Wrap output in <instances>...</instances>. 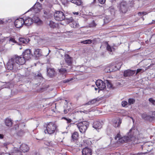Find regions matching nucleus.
I'll use <instances>...</instances> for the list:
<instances>
[{"instance_id":"obj_1","label":"nucleus","mask_w":155,"mask_h":155,"mask_svg":"<svg viewBox=\"0 0 155 155\" xmlns=\"http://www.w3.org/2000/svg\"><path fill=\"white\" fill-rule=\"evenodd\" d=\"M137 129L132 128L130 129L128 133V135L129 137L125 136L120 138V135L119 134H118L115 137L114 139L115 140H117L118 138L119 142L122 143L129 142L132 140V139L133 138L134 136H135V133H137Z\"/></svg>"},{"instance_id":"obj_2","label":"nucleus","mask_w":155,"mask_h":155,"mask_svg":"<svg viewBox=\"0 0 155 155\" xmlns=\"http://www.w3.org/2000/svg\"><path fill=\"white\" fill-rule=\"evenodd\" d=\"M24 25L26 26L31 25L33 22L38 25H41L42 24V21L38 17L37 15H35L32 18L29 17H26L24 19Z\"/></svg>"},{"instance_id":"obj_3","label":"nucleus","mask_w":155,"mask_h":155,"mask_svg":"<svg viewBox=\"0 0 155 155\" xmlns=\"http://www.w3.org/2000/svg\"><path fill=\"white\" fill-rule=\"evenodd\" d=\"M57 127V125L54 123L51 122L48 123L44 132L46 134H52L55 133Z\"/></svg>"},{"instance_id":"obj_4","label":"nucleus","mask_w":155,"mask_h":155,"mask_svg":"<svg viewBox=\"0 0 155 155\" xmlns=\"http://www.w3.org/2000/svg\"><path fill=\"white\" fill-rule=\"evenodd\" d=\"M75 125H77L81 133H84L88 127L89 123L86 121H83L77 123Z\"/></svg>"},{"instance_id":"obj_5","label":"nucleus","mask_w":155,"mask_h":155,"mask_svg":"<svg viewBox=\"0 0 155 155\" xmlns=\"http://www.w3.org/2000/svg\"><path fill=\"white\" fill-rule=\"evenodd\" d=\"M118 8L120 13L123 14H125L128 11V6L126 2L123 1L119 5Z\"/></svg>"},{"instance_id":"obj_6","label":"nucleus","mask_w":155,"mask_h":155,"mask_svg":"<svg viewBox=\"0 0 155 155\" xmlns=\"http://www.w3.org/2000/svg\"><path fill=\"white\" fill-rule=\"evenodd\" d=\"M6 67L8 70H12L13 69H19V68L17 65V64L15 63L13 58L9 60L6 65Z\"/></svg>"},{"instance_id":"obj_7","label":"nucleus","mask_w":155,"mask_h":155,"mask_svg":"<svg viewBox=\"0 0 155 155\" xmlns=\"http://www.w3.org/2000/svg\"><path fill=\"white\" fill-rule=\"evenodd\" d=\"M15 62L19 68V65H22L24 64L26 60L22 56V55L21 56H17L15 57H13Z\"/></svg>"},{"instance_id":"obj_8","label":"nucleus","mask_w":155,"mask_h":155,"mask_svg":"<svg viewBox=\"0 0 155 155\" xmlns=\"http://www.w3.org/2000/svg\"><path fill=\"white\" fill-rule=\"evenodd\" d=\"M54 18L56 21H59L63 20L65 19L64 13L61 11H57L54 15Z\"/></svg>"},{"instance_id":"obj_9","label":"nucleus","mask_w":155,"mask_h":155,"mask_svg":"<svg viewBox=\"0 0 155 155\" xmlns=\"http://www.w3.org/2000/svg\"><path fill=\"white\" fill-rule=\"evenodd\" d=\"M22 55L26 61L29 60L32 57L31 51L29 49H26L25 51L23 52Z\"/></svg>"},{"instance_id":"obj_10","label":"nucleus","mask_w":155,"mask_h":155,"mask_svg":"<svg viewBox=\"0 0 155 155\" xmlns=\"http://www.w3.org/2000/svg\"><path fill=\"white\" fill-rule=\"evenodd\" d=\"M41 8V5L39 2H37L30 9L29 11H32L34 12L38 13L40 12Z\"/></svg>"},{"instance_id":"obj_11","label":"nucleus","mask_w":155,"mask_h":155,"mask_svg":"<svg viewBox=\"0 0 155 155\" xmlns=\"http://www.w3.org/2000/svg\"><path fill=\"white\" fill-rule=\"evenodd\" d=\"M96 84L99 89L102 90L106 87L105 83L101 80H97L95 83Z\"/></svg>"},{"instance_id":"obj_12","label":"nucleus","mask_w":155,"mask_h":155,"mask_svg":"<svg viewBox=\"0 0 155 155\" xmlns=\"http://www.w3.org/2000/svg\"><path fill=\"white\" fill-rule=\"evenodd\" d=\"M14 24L17 28L21 27L24 25V19L22 18H19L16 19L15 21Z\"/></svg>"},{"instance_id":"obj_13","label":"nucleus","mask_w":155,"mask_h":155,"mask_svg":"<svg viewBox=\"0 0 155 155\" xmlns=\"http://www.w3.org/2000/svg\"><path fill=\"white\" fill-rule=\"evenodd\" d=\"M5 41L7 42L9 41V42L16 43V41L15 40L14 37H2V38L0 39V43Z\"/></svg>"},{"instance_id":"obj_14","label":"nucleus","mask_w":155,"mask_h":155,"mask_svg":"<svg viewBox=\"0 0 155 155\" xmlns=\"http://www.w3.org/2000/svg\"><path fill=\"white\" fill-rule=\"evenodd\" d=\"M92 149L87 147L83 148L82 150V155H91Z\"/></svg>"},{"instance_id":"obj_15","label":"nucleus","mask_w":155,"mask_h":155,"mask_svg":"<svg viewBox=\"0 0 155 155\" xmlns=\"http://www.w3.org/2000/svg\"><path fill=\"white\" fill-rule=\"evenodd\" d=\"M68 23H70L71 26L73 28H75L78 27L79 26L78 22L73 21L72 18H70L68 19Z\"/></svg>"},{"instance_id":"obj_16","label":"nucleus","mask_w":155,"mask_h":155,"mask_svg":"<svg viewBox=\"0 0 155 155\" xmlns=\"http://www.w3.org/2000/svg\"><path fill=\"white\" fill-rule=\"evenodd\" d=\"M136 71L127 70L124 71V75L125 77H130L133 76L135 73Z\"/></svg>"},{"instance_id":"obj_17","label":"nucleus","mask_w":155,"mask_h":155,"mask_svg":"<svg viewBox=\"0 0 155 155\" xmlns=\"http://www.w3.org/2000/svg\"><path fill=\"white\" fill-rule=\"evenodd\" d=\"M101 123L99 121H95L93 123V127L96 129H99L102 127Z\"/></svg>"},{"instance_id":"obj_18","label":"nucleus","mask_w":155,"mask_h":155,"mask_svg":"<svg viewBox=\"0 0 155 155\" xmlns=\"http://www.w3.org/2000/svg\"><path fill=\"white\" fill-rule=\"evenodd\" d=\"M121 123V120L119 118L115 119L113 121V125L116 127L119 126Z\"/></svg>"},{"instance_id":"obj_19","label":"nucleus","mask_w":155,"mask_h":155,"mask_svg":"<svg viewBox=\"0 0 155 155\" xmlns=\"http://www.w3.org/2000/svg\"><path fill=\"white\" fill-rule=\"evenodd\" d=\"M65 61L68 64L70 65L72 63V58L69 55L65 54L64 55Z\"/></svg>"},{"instance_id":"obj_20","label":"nucleus","mask_w":155,"mask_h":155,"mask_svg":"<svg viewBox=\"0 0 155 155\" xmlns=\"http://www.w3.org/2000/svg\"><path fill=\"white\" fill-rule=\"evenodd\" d=\"M21 150L23 152H28L29 150V147L26 144H22L20 147Z\"/></svg>"},{"instance_id":"obj_21","label":"nucleus","mask_w":155,"mask_h":155,"mask_svg":"<svg viewBox=\"0 0 155 155\" xmlns=\"http://www.w3.org/2000/svg\"><path fill=\"white\" fill-rule=\"evenodd\" d=\"M48 75L50 77H52L55 74V71L53 68H48L47 69Z\"/></svg>"},{"instance_id":"obj_22","label":"nucleus","mask_w":155,"mask_h":155,"mask_svg":"<svg viewBox=\"0 0 155 155\" xmlns=\"http://www.w3.org/2000/svg\"><path fill=\"white\" fill-rule=\"evenodd\" d=\"M9 155H22L21 152L18 150V148H15L13 152L9 153Z\"/></svg>"},{"instance_id":"obj_23","label":"nucleus","mask_w":155,"mask_h":155,"mask_svg":"<svg viewBox=\"0 0 155 155\" xmlns=\"http://www.w3.org/2000/svg\"><path fill=\"white\" fill-rule=\"evenodd\" d=\"M34 53L36 57H39L42 55V52L40 49H35Z\"/></svg>"},{"instance_id":"obj_24","label":"nucleus","mask_w":155,"mask_h":155,"mask_svg":"<svg viewBox=\"0 0 155 155\" xmlns=\"http://www.w3.org/2000/svg\"><path fill=\"white\" fill-rule=\"evenodd\" d=\"M151 147L152 146H150V145L149 144V143H146L144 144L142 147L141 148L142 150L146 149L148 151H151V149L149 148L148 147Z\"/></svg>"},{"instance_id":"obj_25","label":"nucleus","mask_w":155,"mask_h":155,"mask_svg":"<svg viewBox=\"0 0 155 155\" xmlns=\"http://www.w3.org/2000/svg\"><path fill=\"white\" fill-rule=\"evenodd\" d=\"M142 118L145 120H149L150 121L151 120V117L150 115H148L146 113H143L141 114Z\"/></svg>"},{"instance_id":"obj_26","label":"nucleus","mask_w":155,"mask_h":155,"mask_svg":"<svg viewBox=\"0 0 155 155\" xmlns=\"http://www.w3.org/2000/svg\"><path fill=\"white\" fill-rule=\"evenodd\" d=\"M19 41L23 44H27L30 41L29 38H20L19 39Z\"/></svg>"},{"instance_id":"obj_27","label":"nucleus","mask_w":155,"mask_h":155,"mask_svg":"<svg viewBox=\"0 0 155 155\" xmlns=\"http://www.w3.org/2000/svg\"><path fill=\"white\" fill-rule=\"evenodd\" d=\"M5 123L7 126L11 127L12 125V122L10 118H8L5 119Z\"/></svg>"},{"instance_id":"obj_28","label":"nucleus","mask_w":155,"mask_h":155,"mask_svg":"<svg viewBox=\"0 0 155 155\" xmlns=\"http://www.w3.org/2000/svg\"><path fill=\"white\" fill-rule=\"evenodd\" d=\"M70 1L77 5H80L81 4V0H70Z\"/></svg>"},{"instance_id":"obj_29","label":"nucleus","mask_w":155,"mask_h":155,"mask_svg":"<svg viewBox=\"0 0 155 155\" xmlns=\"http://www.w3.org/2000/svg\"><path fill=\"white\" fill-rule=\"evenodd\" d=\"M78 133L77 132H74L72 135V138L74 140H76L77 139L78 137Z\"/></svg>"},{"instance_id":"obj_30","label":"nucleus","mask_w":155,"mask_h":155,"mask_svg":"<svg viewBox=\"0 0 155 155\" xmlns=\"http://www.w3.org/2000/svg\"><path fill=\"white\" fill-rule=\"evenodd\" d=\"M48 25L50 27L52 28H54L56 27V24L54 21H49Z\"/></svg>"},{"instance_id":"obj_31","label":"nucleus","mask_w":155,"mask_h":155,"mask_svg":"<svg viewBox=\"0 0 155 155\" xmlns=\"http://www.w3.org/2000/svg\"><path fill=\"white\" fill-rule=\"evenodd\" d=\"M89 25L90 28H94L96 27L97 25V24L94 20H93L89 24Z\"/></svg>"},{"instance_id":"obj_32","label":"nucleus","mask_w":155,"mask_h":155,"mask_svg":"<svg viewBox=\"0 0 155 155\" xmlns=\"http://www.w3.org/2000/svg\"><path fill=\"white\" fill-rule=\"evenodd\" d=\"M97 101H98V100L96 99H94L91 101H89L86 104V105H89L93 104L94 103H96Z\"/></svg>"},{"instance_id":"obj_33","label":"nucleus","mask_w":155,"mask_h":155,"mask_svg":"<svg viewBox=\"0 0 155 155\" xmlns=\"http://www.w3.org/2000/svg\"><path fill=\"white\" fill-rule=\"evenodd\" d=\"M107 50L110 52H112L115 50L114 48L113 47H111L109 45H107Z\"/></svg>"},{"instance_id":"obj_34","label":"nucleus","mask_w":155,"mask_h":155,"mask_svg":"<svg viewBox=\"0 0 155 155\" xmlns=\"http://www.w3.org/2000/svg\"><path fill=\"white\" fill-rule=\"evenodd\" d=\"M122 64V63L121 62H120L117 63V64L116 66H115L116 68L115 69V70L116 71L117 70H119Z\"/></svg>"},{"instance_id":"obj_35","label":"nucleus","mask_w":155,"mask_h":155,"mask_svg":"<svg viewBox=\"0 0 155 155\" xmlns=\"http://www.w3.org/2000/svg\"><path fill=\"white\" fill-rule=\"evenodd\" d=\"M105 83L106 84L107 87L108 88H110L112 87V85L109 81L106 80L105 81Z\"/></svg>"},{"instance_id":"obj_36","label":"nucleus","mask_w":155,"mask_h":155,"mask_svg":"<svg viewBox=\"0 0 155 155\" xmlns=\"http://www.w3.org/2000/svg\"><path fill=\"white\" fill-rule=\"evenodd\" d=\"M81 42L84 44H90L92 43V41L88 39L84 41Z\"/></svg>"},{"instance_id":"obj_37","label":"nucleus","mask_w":155,"mask_h":155,"mask_svg":"<svg viewBox=\"0 0 155 155\" xmlns=\"http://www.w3.org/2000/svg\"><path fill=\"white\" fill-rule=\"evenodd\" d=\"M135 102V100L133 98H129L128 99V104L131 105L133 104Z\"/></svg>"},{"instance_id":"obj_38","label":"nucleus","mask_w":155,"mask_h":155,"mask_svg":"<svg viewBox=\"0 0 155 155\" xmlns=\"http://www.w3.org/2000/svg\"><path fill=\"white\" fill-rule=\"evenodd\" d=\"M4 20V21L5 22V23H7V22H10L12 21V20L11 19L7 18H3Z\"/></svg>"},{"instance_id":"obj_39","label":"nucleus","mask_w":155,"mask_h":155,"mask_svg":"<svg viewBox=\"0 0 155 155\" xmlns=\"http://www.w3.org/2000/svg\"><path fill=\"white\" fill-rule=\"evenodd\" d=\"M151 117V120L150 121H151L153 119H155V111L152 112L151 115H150Z\"/></svg>"},{"instance_id":"obj_40","label":"nucleus","mask_w":155,"mask_h":155,"mask_svg":"<svg viewBox=\"0 0 155 155\" xmlns=\"http://www.w3.org/2000/svg\"><path fill=\"white\" fill-rule=\"evenodd\" d=\"M149 101L153 104L155 105V100H154L152 98H150L149 99Z\"/></svg>"},{"instance_id":"obj_41","label":"nucleus","mask_w":155,"mask_h":155,"mask_svg":"<svg viewBox=\"0 0 155 155\" xmlns=\"http://www.w3.org/2000/svg\"><path fill=\"white\" fill-rule=\"evenodd\" d=\"M66 70L64 68H61L59 69V71L61 73H64L66 72Z\"/></svg>"},{"instance_id":"obj_42","label":"nucleus","mask_w":155,"mask_h":155,"mask_svg":"<svg viewBox=\"0 0 155 155\" xmlns=\"http://www.w3.org/2000/svg\"><path fill=\"white\" fill-rule=\"evenodd\" d=\"M127 102L125 101H123L121 103V104L123 107H125L127 105Z\"/></svg>"},{"instance_id":"obj_43","label":"nucleus","mask_w":155,"mask_h":155,"mask_svg":"<svg viewBox=\"0 0 155 155\" xmlns=\"http://www.w3.org/2000/svg\"><path fill=\"white\" fill-rule=\"evenodd\" d=\"M146 152L138 153H131L130 155H143V154H145Z\"/></svg>"},{"instance_id":"obj_44","label":"nucleus","mask_w":155,"mask_h":155,"mask_svg":"<svg viewBox=\"0 0 155 155\" xmlns=\"http://www.w3.org/2000/svg\"><path fill=\"white\" fill-rule=\"evenodd\" d=\"M63 118L67 121L68 123H70L71 122L72 120L71 119L67 118L66 117H63Z\"/></svg>"},{"instance_id":"obj_45","label":"nucleus","mask_w":155,"mask_h":155,"mask_svg":"<svg viewBox=\"0 0 155 155\" xmlns=\"http://www.w3.org/2000/svg\"><path fill=\"white\" fill-rule=\"evenodd\" d=\"M73 13L74 15H79L81 16H82L81 13H79L78 12H73Z\"/></svg>"},{"instance_id":"obj_46","label":"nucleus","mask_w":155,"mask_h":155,"mask_svg":"<svg viewBox=\"0 0 155 155\" xmlns=\"http://www.w3.org/2000/svg\"><path fill=\"white\" fill-rule=\"evenodd\" d=\"M98 1L101 4H103L105 2L106 0H98Z\"/></svg>"},{"instance_id":"obj_47","label":"nucleus","mask_w":155,"mask_h":155,"mask_svg":"<svg viewBox=\"0 0 155 155\" xmlns=\"http://www.w3.org/2000/svg\"><path fill=\"white\" fill-rule=\"evenodd\" d=\"M145 13L144 12H139L138 13V15L139 16H142L143 15H145Z\"/></svg>"},{"instance_id":"obj_48","label":"nucleus","mask_w":155,"mask_h":155,"mask_svg":"<svg viewBox=\"0 0 155 155\" xmlns=\"http://www.w3.org/2000/svg\"><path fill=\"white\" fill-rule=\"evenodd\" d=\"M24 133V132L22 130H21L20 132H18V135L19 136H21Z\"/></svg>"},{"instance_id":"obj_49","label":"nucleus","mask_w":155,"mask_h":155,"mask_svg":"<svg viewBox=\"0 0 155 155\" xmlns=\"http://www.w3.org/2000/svg\"><path fill=\"white\" fill-rule=\"evenodd\" d=\"M5 23L4 19H0V25Z\"/></svg>"},{"instance_id":"obj_50","label":"nucleus","mask_w":155,"mask_h":155,"mask_svg":"<svg viewBox=\"0 0 155 155\" xmlns=\"http://www.w3.org/2000/svg\"><path fill=\"white\" fill-rule=\"evenodd\" d=\"M71 79H67V80H64L63 81V82L64 83H67L69 82L70 81H71Z\"/></svg>"},{"instance_id":"obj_51","label":"nucleus","mask_w":155,"mask_h":155,"mask_svg":"<svg viewBox=\"0 0 155 155\" xmlns=\"http://www.w3.org/2000/svg\"><path fill=\"white\" fill-rule=\"evenodd\" d=\"M142 71L141 69H138L137 71L136 74H137L138 73H139Z\"/></svg>"},{"instance_id":"obj_52","label":"nucleus","mask_w":155,"mask_h":155,"mask_svg":"<svg viewBox=\"0 0 155 155\" xmlns=\"http://www.w3.org/2000/svg\"><path fill=\"white\" fill-rule=\"evenodd\" d=\"M92 87L93 89L94 88L96 91H97L98 89H99L97 87H94V86L92 85Z\"/></svg>"},{"instance_id":"obj_53","label":"nucleus","mask_w":155,"mask_h":155,"mask_svg":"<svg viewBox=\"0 0 155 155\" xmlns=\"http://www.w3.org/2000/svg\"><path fill=\"white\" fill-rule=\"evenodd\" d=\"M3 137V135L2 134H0V139H2Z\"/></svg>"},{"instance_id":"obj_54","label":"nucleus","mask_w":155,"mask_h":155,"mask_svg":"<svg viewBox=\"0 0 155 155\" xmlns=\"http://www.w3.org/2000/svg\"><path fill=\"white\" fill-rule=\"evenodd\" d=\"M96 1V0H93V1L92 2V4L94 3Z\"/></svg>"},{"instance_id":"obj_55","label":"nucleus","mask_w":155,"mask_h":155,"mask_svg":"<svg viewBox=\"0 0 155 155\" xmlns=\"http://www.w3.org/2000/svg\"><path fill=\"white\" fill-rule=\"evenodd\" d=\"M35 155H39V154L37 153H35Z\"/></svg>"},{"instance_id":"obj_56","label":"nucleus","mask_w":155,"mask_h":155,"mask_svg":"<svg viewBox=\"0 0 155 155\" xmlns=\"http://www.w3.org/2000/svg\"><path fill=\"white\" fill-rule=\"evenodd\" d=\"M50 52V50H49V52L46 55V56H47L49 53Z\"/></svg>"},{"instance_id":"obj_57","label":"nucleus","mask_w":155,"mask_h":155,"mask_svg":"<svg viewBox=\"0 0 155 155\" xmlns=\"http://www.w3.org/2000/svg\"><path fill=\"white\" fill-rule=\"evenodd\" d=\"M84 113H85V112H86V113H87V112H88V111H84Z\"/></svg>"},{"instance_id":"obj_58","label":"nucleus","mask_w":155,"mask_h":155,"mask_svg":"<svg viewBox=\"0 0 155 155\" xmlns=\"http://www.w3.org/2000/svg\"><path fill=\"white\" fill-rule=\"evenodd\" d=\"M131 118H132V120H133V122H134V119H133L132 117H131Z\"/></svg>"},{"instance_id":"obj_59","label":"nucleus","mask_w":155,"mask_h":155,"mask_svg":"<svg viewBox=\"0 0 155 155\" xmlns=\"http://www.w3.org/2000/svg\"><path fill=\"white\" fill-rule=\"evenodd\" d=\"M4 145L5 146L6 145V144L5 143L4 144Z\"/></svg>"},{"instance_id":"obj_60","label":"nucleus","mask_w":155,"mask_h":155,"mask_svg":"<svg viewBox=\"0 0 155 155\" xmlns=\"http://www.w3.org/2000/svg\"><path fill=\"white\" fill-rule=\"evenodd\" d=\"M41 2H42L43 1V0H40Z\"/></svg>"},{"instance_id":"obj_61","label":"nucleus","mask_w":155,"mask_h":155,"mask_svg":"<svg viewBox=\"0 0 155 155\" xmlns=\"http://www.w3.org/2000/svg\"><path fill=\"white\" fill-rule=\"evenodd\" d=\"M38 75L40 76V77H41V74L39 75V74H38Z\"/></svg>"}]
</instances>
